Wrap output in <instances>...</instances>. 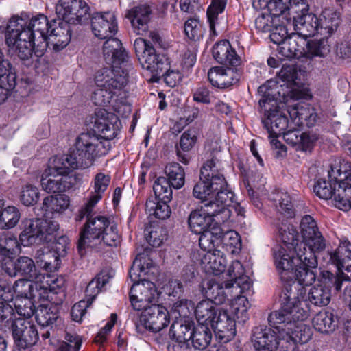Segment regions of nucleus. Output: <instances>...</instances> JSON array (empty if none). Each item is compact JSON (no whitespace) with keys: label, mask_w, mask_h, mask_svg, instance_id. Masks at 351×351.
I'll return each instance as SVG.
<instances>
[{"label":"nucleus","mask_w":351,"mask_h":351,"mask_svg":"<svg viewBox=\"0 0 351 351\" xmlns=\"http://www.w3.org/2000/svg\"><path fill=\"white\" fill-rule=\"evenodd\" d=\"M103 45V55L106 64L109 65H125L128 56L121 42L117 38L110 37Z\"/></svg>","instance_id":"obj_31"},{"label":"nucleus","mask_w":351,"mask_h":351,"mask_svg":"<svg viewBox=\"0 0 351 351\" xmlns=\"http://www.w3.org/2000/svg\"><path fill=\"white\" fill-rule=\"evenodd\" d=\"M338 319L332 311H322L313 319L314 328L321 333L328 334L335 330Z\"/></svg>","instance_id":"obj_47"},{"label":"nucleus","mask_w":351,"mask_h":351,"mask_svg":"<svg viewBox=\"0 0 351 351\" xmlns=\"http://www.w3.org/2000/svg\"><path fill=\"white\" fill-rule=\"evenodd\" d=\"M72 27L64 18L49 21L39 14L29 21L13 17L7 23L5 43L14 47V53L22 61H29L33 53L42 57L47 48L56 52L64 49L71 39Z\"/></svg>","instance_id":"obj_1"},{"label":"nucleus","mask_w":351,"mask_h":351,"mask_svg":"<svg viewBox=\"0 0 351 351\" xmlns=\"http://www.w3.org/2000/svg\"><path fill=\"white\" fill-rule=\"evenodd\" d=\"M64 8V18L75 19L77 23H83L90 18V8L86 1H58Z\"/></svg>","instance_id":"obj_38"},{"label":"nucleus","mask_w":351,"mask_h":351,"mask_svg":"<svg viewBox=\"0 0 351 351\" xmlns=\"http://www.w3.org/2000/svg\"><path fill=\"white\" fill-rule=\"evenodd\" d=\"M329 180L318 179L314 186L313 191L317 197L323 199H330L333 197L336 208L343 211H348L351 208V202L347 198V193L339 191L343 189L342 183L344 179L338 180L336 178H332L330 172H328Z\"/></svg>","instance_id":"obj_18"},{"label":"nucleus","mask_w":351,"mask_h":351,"mask_svg":"<svg viewBox=\"0 0 351 351\" xmlns=\"http://www.w3.org/2000/svg\"><path fill=\"white\" fill-rule=\"evenodd\" d=\"M236 321L227 310L221 309L211 328L215 332L216 337L221 343L230 341L236 335Z\"/></svg>","instance_id":"obj_28"},{"label":"nucleus","mask_w":351,"mask_h":351,"mask_svg":"<svg viewBox=\"0 0 351 351\" xmlns=\"http://www.w3.org/2000/svg\"><path fill=\"white\" fill-rule=\"evenodd\" d=\"M21 242L19 239L13 235H8L4 238L0 237V263L3 265L4 262H8L14 258L15 255L21 251Z\"/></svg>","instance_id":"obj_48"},{"label":"nucleus","mask_w":351,"mask_h":351,"mask_svg":"<svg viewBox=\"0 0 351 351\" xmlns=\"http://www.w3.org/2000/svg\"><path fill=\"white\" fill-rule=\"evenodd\" d=\"M302 241L299 245L306 254L304 260H310V263L313 266L317 265V254L324 251L326 248V239L323 237L314 218L309 215H304L300 224Z\"/></svg>","instance_id":"obj_14"},{"label":"nucleus","mask_w":351,"mask_h":351,"mask_svg":"<svg viewBox=\"0 0 351 351\" xmlns=\"http://www.w3.org/2000/svg\"><path fill=\"white\" fill-rule=\"evenodd\" d=\"M249 301L244 295L237 297L231 304L232 312L239 322H245L248 319Z\"/></svg>","instance_id":"obj_58"},{"label":"nucleus","mask_w":351,"mask_h":351,"mask_svg":"<svg viewBox=\"0 0 351 351\" xmlns=\"http://www.w3.org/2000/svg\"><path fill=\"white\" fill-rule=\"evenodd\" d=\"M193 195L212 208L213 223L220 225L230 219L232 212L229 206L234 202L235 194L216 158L208 160L201 167L199 180L193 187Z\"/></svg>","instance_id":"obj_3"},{"label":"nucleus","mask_w":351,"mask_h":351,"mask_svg":"<svg viewBox=\"0 0 351 351\" xmlns=\"http://www.w3.org/2000/svg\"><path fill=\"white\" fill-rule=\"evenodd\" d=\"M271 41L278 45V52L287 59L303 57L299 47L291 43L293 33L289 34L286 26L280 25L271 28L269 32Z\"/></svg>","instance_id":"obj_25"},{"label":"nucleus","mask_w":351,"mask_h":351,"mask_svg":"<svg viewBox=\"0 0 351 351\" xmlns=\"http://www.w3.org/2000/svg\"><path fill=\"white\" fill-rule=\"evenodd\" d=\"M145 232L147 243L153 247H160L168 237L167 229L158 225L146 227Z\"/></svg>","instance_id":"obj_52"},{"label":"nucleus","mask_w":351,"mask_h":351,"mask_svg":"<svg viewBox=\"0 0 351 351\" xmlns=\"http://www.w3.org/2000/svg\"><path fill=\"white\" fill-rule=\"evenodd\" d=\"M152 265L150 261L145 266V262L142 263L141 259L136 258L129 271L130 278L133 282L129 298L131 305L136 311H141L156 299L157 290L155 284L145 278H140L141 274H146L148 272Z\"/></svg>","instance_id":"obj_9"},{"label":"nucleus","mask_w":351,"mask_h":351,"mask_svg":"<svg viewBox=\"0 0 351 351\" xmlns=\"http://www.w3.org/2000/svg\"><path fill=\"white\" fill-rule=\"evenodd\" d=\"M38 281L39 280H36V279L23 278L15 281L12 287L11 286V290L13 289L16 298L32 299L34 290L35 289V286H36V282Z\"/></svg>","instance_id":"obj_51"},{"label":"nucleus","mask_w":351,"mask_h":351,"mask_svg":"<svg viewBox=\"0 0 351 351\" xmlns=\"http://www.w3.org/2000/svg\"><path fill=\"white\" fill-rule=\"evenodd\" d=\"M271 252L274 264L283 287L291 285L296 289V285H308L315 281L317 265H312L310 260H304V256H300L306 254L301 247L297 250L277 244L272 247ZM304 256H308L304 254Z\"/></svg>","instance_id":"obj_5"},{"label":"nucleus","mask_w":351,"mask_h":351,"mask_svg":"<svg viewBox=\"0 0 351 351\" xmlns=\"http://www.w3.org/2000/svg\"><path fill=\"white\" fill-rule=\"evenodd\" d=\"M136 325V332L141 335L147 332L157 333L170 323V315L166 307L161 304H152L143 308Z\"/></svg>","instance_id":"obj_16"},{"label":"nucleus","mask_w":351,"mask_h":351,"mask_svg":"<svg viewBox=\"0 0 351 351\" xmlns=\"http://www.w3.org/2000/svg\"><path fill=\"white\" fill-rule=\"evenodd\" d=\"M59 317L58 307L53 304H40L35 311V318L40 326V333L43 340L50 337L53 324Z\"/></svg>","instance_id":"obj_29"},{"label":"nucleus","mask_w":351,"mask_h":351,"mask_svg":"<svg viewBox=\"0 0 351 351\" xmlns=\"http://www.w3.org/2000/svg\"><path fill=\"white\" fill-rule=\"evenodd\" d=\"M111 176L104 173H97L93 180L94 193H92L87 203L83 206V213L88 214L95 206L102 199L105 191L109 186Z\"/></svg>","instance_id":"obj_36"},{"label":"nucleus","mask_w":351,"mask_h":351,"mask_svg":"<svg viewBox=\"0 0 351 351\" xmlns=\"http://www.w3.org/2000/svg\"><path fill=\"white\" fill-rule=\"evenodd\" d=\"M298 293L293 291L291 285H286L279 294L280 308L271 312L268 315L270 326L287 332L294 323L307 319L309 308L304 302L298 300Z\"/></svg>","instance_id":"obj_8"},{"label":"nucleus","mask_w":351,"mask_h":351,"mask_svg":"<svg viewBox=\"0 0 351 351\" xmlns=\"http://www.w3.org/2000/svg\"><path fill=\"white\" fill-rule=\"evenodd\" d=\"M202 250L205 254L201 258V265L206 273L219 276L226 271L227 261L218 247Z\"/></svg>","instance_id":"obj_30"},{"label":"nucleus","mask_w":351,"mask_h":351,"mask_svg":"<svg viewBox=\"0 0 351 351\" xmlns=\"http://www.w3.org/2000/svg\"><path fill=\"white\" fill-rule=\"evenodd\" d=\"M93 119V128L77 137L74 149L66 158L73 169L90 167L111 149L110 140L116 136L115 123L119 121L118 117L105 109H99Z\"/></svg>","instance_id":"obj_2"},{"label":"nucleus","mask_w":351,"mask_h":351,"mask_svg":"<svg viewBox=\"0 0 351 351\" xmlns=\"http://www.w3.org/2000/svg\"><path fill=\"white\" fill-rule=\"evenodd\" d=\"M220 232L217 235H214L211 241L210 247H221L230 254H236L240 252L241 249V240L239 234L234 230L223 232L220 226Z\"/></svg>","instance_id":"obj_35"},{"label":"nucleus","mask_w":351,"mask_h":351,"mask_svg":"<svg viewBox=\"0 0 351 351\" xmlns=\"http://www.w3.org/2000/svg\"><path fill=\"white\" fill-rule=\"evenodd\" d=\"M242 73L243 69L241 66H216L208 70V79L213 86L219 89H225L237 84Z\"/></svg>","instance_id":"obj_22"},{"label":"nucleus","mask_w":351,"mask_h":351,"mask_svg":"<svg viewBox=\"0 0 351 351\" xmlns=\"http://www.w3.org/2000/svg\"><path fill=\"white\" fill-rule=\"evenodd\" d=\"M206 294L211 299L200 301L196 306L195 315L198 324L202 323L211 326L221 309L216 304L225 302L226 295L222 286L216 282L208 287Z\"/></svg>","instance_id":"obj_17"},{"label":"nucleus","mask_w":351,"mask_h":351,"mask_svg":"<svg viewBox=\"0 0 351 351\" xmlns=\"http://www.w3.org/2000/svg\"><path fill=\"white\" fill-rule=\"evenodd\" d=\"M308 1H300L302 8H297L293 15L295 32L291 38L293 45L299 47L303 57L313 59L315 57H326L330 51V45L326 38L312 39L319 32V17L309 13Z\"/></svg>","instance_id":"obj_6"},{"label":"nucleus","mask_w":351,"mask_h":351,"mask_svg":"<svg viewBox=\"0 0 351 351\" xmlns=\"http://www.w3.org/2000/svg\"><path fill=\"white\" fill-rule=\"evenodd\" d=\"M278 204L276 205L278 212L287 219H292L295 216V209L291 195L287 192L277 193Z\"/></svg>","instance_id":"obj_55"},{"label":"nucleus","mask_w":351,"mask_h":351,"mask_svg":"<svg viewBox=\"0 0 351 351\" xmlns=\"http://www.w3.org/2000/svg\"><path fill=\"white\" fill-rule=\"evenodd\" d=\"M204 29L199 20L190 18L184 23V33L192 40L197 41L203 37Z\"/></svg>","instance_id":"obj_59"},{"label":"nucleus","mask_w":351,"mask_h":351,"mask_svg":"<svg viewBox=\"0 0 351 351\" xmlns=\"http://www.w3.org/2000/svg\"><path fill=\"white\" fill-rule=\"evenodd\" d=\"M2 269L10 277L16 276L41 280L40 271L36 269L34 261L30 257L19 256L16 259L12 258L4 262Z\"/></svg>","instance_id":"obj_26"},{"label":"nucleus","mask_w":351,"mask_h":351,"mask_svg":"<svg viewBox=\"0 0 351 351\" xmlns=\"http://www.w3.org/2000/svg\"><path fill=\"white\" fill-rule=\"evenodd\" d=\"M97 88L91 99L95 106H111L118 114L130 113L131 105L128 104L127 94L119 98L122 89L128 82V71L122 65H111L97 71L95 76Z\"/></svg>","instance_id":"obj_4"},{"label":"nucleus","mask_w":351,"mask_h":351,"mask_svg":"<svg viewBox=\"0 0 351 351\" xmlns=\"http://www.w3.org/2000/svg\"><path fill=\"white\" fill-rule=\"evenodd\" d=\"M162 77L165 83L169 87L176 86L182 80V75L178 70L171 69V66L160 74V78Z\"/></svg>","instance_id":"obj_64"},{"label":"nucleus","mask_w":351,"mask_h":351,"mask_svg":"<svg viewBox=\"0 0 351 351\" xmlns=\"http://www.w3.org/2000/svg\"><path fill=\"white\" fill-rule=\"evenodd\" d=\"M21 218L19 210L14 206H9L3 208L0 213V228L10 229L16 226Z\"/></svg>","instance_id":"obj_54"},{"label":"nucleus","mask_w":351,"mask_h":351,"mask_svg":"<svg viewBox=\"0 0 351 351\" xmlns=\"http://www.w3.org/2000/svg\"><path fill=\"white\" fill-rule=\"evenodd\" d=\"M19 241L24 247L40 245L52 242L59 224L53 220L43 218L25 219L21 222Z\"/></svg>","instance_id":"obj_11"},{"label":"nucleus","mask_w":351,"mask_h":351,"mask_svg":"<svg viewBox=\"0 0 351 351\" xmlns=\"http://www.w3.org/2000/svg\"><path fill=\"white\" fill-rule=\"evenodd\" d=\"M171 201L160 200L149 197L145 203V210L151 219L165 220L171 216V210L169 205Z\"/></svg>","instance_id":"obj_46"},{"label":"nucleus","mask_w":351,"mask_h":351,"mask_svg":"<svg viewBox=\"0 0 351 351\" xmlns=\"http://www.w3.org/2000/svg\"><path fill=\"white\" fill-rule=\"evenodd\" d=\"M12 300L11 285L6 280L0 279V328L5 332H8L19 319L12 304H10Z\"/></svg>","instance_id":"obj_23"},{"label":"nucleus","mask_w":351,"mask_h":351,"mask_svg":"<svg viewBox=\"0 0 351 351\" xmlns=\"http://www.w3.org/2000/svg\"><path fill=\"white\" fill-rule=\"evenodd\" d=\"M8 332L12 333L14 341L13 351H21L35 345L40 335L35 325L22 318L16 319L15 324Z\"/></svg>","instance_id":"obj_20"},{"label":"nucleus","mask_w":351,"mask_h":351,"mask_svg":"<svg viewBox=\"0 0 351 351\" xmlns=\"http://www.w3.org/2000/svg\"><path fill=\"white\" fill-rule=\"evenodd\" d=\"M213 58L221 64L239 66L242 60L228 40L217 42L212 48Z\"/></svg>","instance_id":"obj_32"},{"label":"nucleus","mask_w":351,"mask_h":351,"mask_svg":"<svg viewBox=\"0 0 351 351\" xmlns=\"http://www.w3.org/2000/svg\"><path fill=\"white\" fill-rule=\"evenodd\" d=\"M173 186L167 178L163 176H160L156 178L153 184V191L154 193V199L160 200L171 201L172 199Z\"/></svg>","instance_id":"obj_56"},{"label":"nucleus","mask_w":351,"mask_h":351,"mask_svg":"<svg viewBox=\"0 0 351 351\" xmlns=\"http://www.w3.org/2000/svg\"><path fill=\"white\" fill-rule=\"evenodd\" d=\"M193 325L194 321L189 318L173 322L169 332V339L175 341L174 344L189 346Z\"/></svg>","instance_id":"obj_40"},{"label":"nucleus","mask_w":351,"mask_h":351,"mask_svg":"<svg viewBox=\"0 0 351 351\" xmlns=\"http://www.w3.org/2000/svg\"><path fill=\"white\" fill-rule=\"evenodd\" d=\"M68 238L66 237H60L55 243V250L48 248L40 249L36 254V262L38 267L45 270L47 272H53L56 271L60 265V256L66 254L67 247Z\"/></svg>","instance_id":"obj_21"},{"label":"nucleus","mask_w":351,"mask_h":351,"mask_svg":"<svg viewBox=\"0 0 351 351\" xmlns=\"http://www.w3.org/2000/svg\"><path fill=\"white\" fill-rule=\"evenodd\" d=\"M259 93H263L258 104L264 113L265 119L262 120L264 128L269 134L271 145L275 148H286L278 139L282 135L284 138L293 144H297L300 138V131L288 130L289 119L280 108L277 99L269 92L267 85L260 86L258 88Z\"/></svg>","instance_id":"obj_7"},{"label":"nucleus","mask_w":351,"mask_h":351,"mask_svg":"<svg viewBox=\"0 0 351 351\" xmlns=\"http://www.w3.org/2000/svg\"><path fill=\"white\" fill-rule=\"evenodd\" d=\"M134 49L142 67L152 73V82H158L160 74L170 66V58L158 53L149 40L141 38L134 40Z\"/></svg>","instance_id":"obj_13"},{"label":"nucleus","mask_w":351,"mask_h":351,"mask_svg":"<svg viewBox=\"0 0 351 351\" xmlns=\"http://www.w3.org/2000/svg\"><path fill=\"white\" fill-rule=\"evenodd\" d=\"M212 208L205 202L199 208L192 210L187 219L189 230L199 235V245L201 249L208 248L214 235L220 232V225L213 223Z\"/></svg>","instance_id":"obj_12"},{"label":"nucleus","mask_w":351,"mask_h":351,"mask_svg":"<svg viewBox=\"0 0 351 351\" xmlns=\"http://www.w3.org/2000/svg\"><path fill=\"white\" fill-rule=\"evenodd\" d=\"M67 156L64 159L66 163L62 162L63 166L54 167L56 175L42 176L40 184L43 189L47 193H60L71 190L75 186L76 178L68 175L72 167L66 161ZM73 169H74L73 168Z\"/></svg>","instance_id":"obj_19"},{"label":"nucleus","mask_w":351,"mask_h":351,"mask_svg":"<svg viewBox=\"0 0 351 351\" xmlns=\"http://www.w3.org/2000/svg\"><path fill=\"white\" fill-rule=\"evenodd\" d=\"M121 241V236L118 232L117 224L112 221L102 233L98 245L117 247Z\"/></svg>","instance_id":"obj_57"},{"label":"nucleus","mask_w":351,"mask_h":351,"mask_svg":"<svg viewBox=\"0 0 351 351\" xmlns=\"http://www.w3.org/2000/svg\"><path fill=\"white\" fill-rule=\"evenodd\" d=\"M93 210L88 214L84 213L83 207H82L76 217L77 221H81L86 217V223L82 227L80 232V237L77 241V250L81 257L86 254V249L91 248L95 251H99L101 247L98 246L99 239L104 230L110 225L109 217L95 215L93 213Z\"/></svg>","instance_id":"obj_10"},{"label":"nucleus","mask_w":351,"mask_h":351,"mask_svg":"<svg viewBox=\"0 0 351 351\" xmlns=\"http://www.w3.org/2000/svg\"><path fill=\"white\" fill-rule=\"evenodd\" d=\"M328 263L337 269L334 278L337 279L339 276H344L346 279L343 280V282H350V277L343 272V270L350 272L351 265L348 263L339 245L337 248L328 251Z\"/></svg>","instance_id":"obj_45"},{"label":"nucleus","mask_w":351,"mask_h":351,"mask_svg":"<svg viewBox=\"0 0 351 351\" xmlns=\"http://www.w3.org/2000/svg\"><path fill=\"white\" fill-rule=\"evenodd\" d=\"M212 328L202 323L193 325L190 337L195 350H204L210 345L213 339Z\"/></svg>","instance_id":"obj_43"},{"label":"nucleus","mask_w":351,"mask_h":351,"mask_svg":"<svg viewBox=\"0 0 351 351\" xmlns=\"http://www.w3.org/2000/svg\"><path fill=\"white\" fill-rule=\"evenodd\" d=\"M274 225L276 228L277 239L282 243V245L285 247L296 249L295 246L298 245L299 238L296 227L285 219L281 221L277 219L274 221Z\"/></svg>","instance_id":"obj_37"},{"label":"nucleus","mask_w":351,"mask_h":351,"mask_svg":"<svg viewBox=\"0 0 351 351\" xmlns=\"http://www.w3.org/2000/svg\"><path fill=\"white\" fill-rule=\"evenodd\" d=\"M91 29L101 40L114 36L118 31L115 14L112 12H96L91 17Z\"/></svg>","instance_id":"obj_27"},{"label":"nucleus","mask_w":351,"mask_h":351,"mask_svg":"<svg viewBox=\"0 0 351 351\" xmlns=\"http://www.w3.org/2000/svg\"><path fill=\"white\" fill-rule=\"evenodd\" d=\"M227 1H211L206 11L207 20L209 24L210 34L212 36H217L215 29L219 14L223 12Z\"/></svg>","instance_id":"obj_53"},{"label":"nucleus","mask_w":351,"mask_h":351,"mask_svg":"<svg viewBox=\"0 0 351 351\" xmlns=\"http://www.w3.org/2000/svg\"><path fill=\"white\" fill-rule=\"evenodd\" d=\"M287 339L282 343V347L285 348V351H298L297 344H304L307 343L313 335L311 328L304 324L294 323L292 326L289 327L286 332Z\"/></svg>","instance_id":"obj_33"},{"label":"nucleus","mask_w":351,"mask_h":351,"mask_svg":"<svg viewBox=\"0 0 351 351\" xmlns=\"http://www.w3.org/2000/svg\"><path fill=\"white\" fill-rule=\"evenodd\" d=\"M197 141V135L195 130L184 131L180 136L178 145H176V155L180 162L188 165L191 159V151Z\"/></svg>","instance_id":"obj_39"},{"label":"nucleus","mask_w":351,"mask_h":351,"mask_svg":"<svg viewBox=\"0 0 351 351\" xmlns=\"http://www.w3.org/2000/svg\"><path fill=\"white\" fill-rule=\"evenodd\" d=\"M70 199L66 195L59 194L56 196H47L43 199L42 211L45 215L53 213H62L69 206Z\"/></svg>","instance_id":"obj_49"},{"label":"nucleus","mask_w":351,"mask_h":351,"mask_svg":"<svg viewBox=\"0 0 351 351\" xmlns=\"http://www.w3.org/2000/svg\"><path fill=\"white\" fill-rule=\"evenodd\" d=\"M254 3H264L267 6V14L272 18L282 16L284 19L291 20L294 12H297L300 1H254Z\"/></svg>","instance_id":"obj_41"},{"label":"nucleus","mask_w":351,"mask_h":351,"mask_svg":"<svg viewBox=\"0 0 351 351\" xmlns=\"http://www.w3.org/2000/svg\"><path fill=\"white\" fill-rule=\"evenodd\" d=\"M105 283L106 282L104 280L101 282L99 277L95 278L89 282L85 289L86 297L89 304H91Z\"/></svg>","instance_id":"obj_63"},{"label":"nucleus","mask_w":351,"mask_h":351,"mask_svg":"<svg viewBox=\"0 0 351 351\" xmlns=\"http://www.w3.org/2000/svg\"><path fill=\"white\" fill-rule=\"evenodd\" d=\"M293 110L295 121L299 126L312 128L319 119L315 108L309 104H298Z\"/></svg>","instance_id":"obj_44"},{"label":"nucleus","mask_w":351,"mask_h":351,"mask_svg":"<svg viewBox=\"0 0 351 351\" xmlns=\"http://www.w3.org/2000/svg\"><path fill=\"white\" fill-rule=\"evenodd\" d=\"M319 139V135L315 132H304L300 134L297 144L298 148L303 152H311Z\"/></svg>","instance_id":"obj_62"},{"label":"nucleus","mask_w":351,"mask_h":351,"mask_svg":"<svg viewBox=\"0 0 351 351\" xmlns=\"http://www.w3.org/2000/svg\"><path fill=\"white\" fill-rule=\"evenodd\" d=\"M344 279V276H339L335 279L331 271H322L317 283L308 291V300L315 306L328 305L330 302L332 292L337 294L341 291Z\"/></svg>","instance_id":"obj_15"},{"label":"nucleus","mask_w":351,"mask_h":351,"mask_svg":"<svg viewBox=\"0 0 351 351\" xmlns=\"http://www.w3.org/2000/svg\"><path fill=\"white\" fill-rule=\"evenodd\" d=\"M40 198V192L37 187L27 184L23 187L20 195V201L25 206H34Z\"/></svg>","instance_id":"obj_60"},{"label":"nucleus","mask_w":351,"mask_h":351,"mask_svg":"<svg viewBox=\"0 0 351 351\" xmlns=\"http://www.w3.org/2000/svg\"><path fill=\"white\" fill-rule=\"evenodd\" d=\"M319 17L318 34L324 35L323 38H328L337 29L341 19L339 14L332 9H325Z\"/></svg>","instance_id":"obj_42"},{"label":"nucleus","mask_w":351,"mask_h":351,"mask_svg":"<svg viewBox=\"0 0 351 351\" xmlns=\"http://www.w3.org/2000/svg\"><path fill=\"white\" fill-rule=\"evenodd\" d=\"M167 181L175 189H181L185 183V171L184 168L178 162H171L165 168Z\"/></svg>","instance_id":"obj_50"},{"label":"nucleus","mask_w":351,"mask_h":351,"mask_svg":"<svg viewBox=\"0 0 351 351\" xmlns=\"http://www.w3.org/2000/svg\"><path fill=\"white\" fill-rule=\"evenodd\" d=\"M280 330L265 325L256 326L252 330V340L255 351H275L282 341Z\"/></svg>","instance_id":"obj_24"},{"label":"nucleus","mask_w":351,"mask_h":351,"mask_svg":"<svg viewBox=\"0 0 351 351\" xmlns=\"http://www.w3.org/2000/svg\"><path fill=\"white\" fill-rule=\"evenodd\" d=\"M34 302H35V301L30 298H16L14 305L19 315L30 318L33 315H35L36 310Z\"/></svg>","instance_id":"obj_61"},{"label":"nucleus","mask_w":351,"mask_h":351,"mask_svg":"<svg viewBox=\"0 0 351 351\" xmlns=\"http://www.w3.org/2000/svg\"><path fill=\"white\" fill-rule=\"evenodd\" d=\"M151 14L152 10L149 5H140L128 10L125 17L130 20L135 34L144 35L149 29Z\"/></svg>","instance_id":"obj_34"}]
</instances>
